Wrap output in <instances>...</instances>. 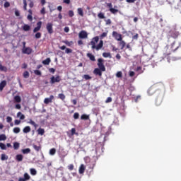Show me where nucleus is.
Wrapping results in <instances>:
<instances>
[{
    "mask_svg": "<svg viewBox=\"0 0 181 181\" xmlns=\"http://www.w3.org/2000/svg\"><path fill=\"white\" fill-rule=\"evenodd\" d=\"M177 42L176 41H174L170 47L169 45H166L164 47V52H163V57L165 58H167V60L168 62H170L171 61H177V58L175 57H170L171 54L173 52H176L180 47H181V43L179 42V45H176Z\"/></svg>",
    "mask_w": 181,
    "mask_h": 181,
    "instance_id": "f257e3e1",
    "label": "nucleus"
},
{
    "mask_svg": "<svg viewBox=\"0 0 181 181\" xmlns=\"http://www.w3.org/2000/svg\"><path fill=\"white\" fill-rule=\"evenodd\" d=\"M99 37L95 36L92 38L91 41L90 42V45L91 46L92 49H95L96 51H99L103 47L104 42L103 40H100L99 42ZM99 42V43L96 45V44Z\"/></svg>",
    "mask_w": 181,
    "mask_h": 181,
    "instance_id": "f03ea898",
    "label": "nucleus"
},
{
    "mask_svg": "<svg viewBox=\"0 0 181 181\" xmlns=\"http://www.w3.org/2000/svg\"><path fill=\"white\" fill-rule=\"evenodd\" d=\"M169 36L175 40L177 39L180 35V32L177 30V25L172 26L168 32Z\"/></svg>",
    "mask_w": 181,
    "mask_h": 181,
    "instance_id": "7ed1b4c3",
    "label": "nucleus"
},
{
    "mask_svg": "<svg viewBox=\"0 0 181 181\" xmlns=\"http://www.w3.org/2000/svg\"><path fill=\"white\" fill-rule=\"evenodd\" d=\"M97 66L103 72L106 71V67L104 65V59L103 58L98 59Z\"/></svg>",
    "mask_w": 181,
    "mask_h": 181,
    "instance_id": "20e7f679",
    "label": "nucleus"
},
{
    "mask_svg": "<svg viewBox=\"0 0 181 181\" xmlns=\"http://www.w3.org/2000/svg\"><path fill=\"white\" fill-rule=\"evenodd\" d=\"M21 52H22V54H23L30 55L33 53V50L31 47H26L22 48Z\"/></svg>",
    "mask_w": 181,
    "mask_h": 181,
    "instance_id": "39448f33",
    "label": "nucleus"
},
{
    "mask_svg": "<svg viewBox=\"0 0 181 181\" xmlns=\"http://www.w3.org/2000/svg\"><path fill=\"white\" fill-rule=\"evenodd\" d=\"M112 35L118 42L122 40V35L118 33L117 31H113Z\"/></svg>",
    "mask_w": 181,
    "mask_h": 181,
    "instance_id": "423d86ee",
    "label": "nucleus"
},
{
    "mask_svg": "<svg viewBox=\"0 0 181 181\" xmlns=\"http://www.w3.org/2000/svg\"><path fill=\"white\" fill-rule=\"evenodd\" d=\"M46 30H47L48 34H49V35L53 34L54 33L53 23H47L46 25Z\"/></svg>",
    "mask_w": 181,
    "mask_h": 181,
    "instance_id": "0eeeda50",
    "label": "nucleus"
},
{
    "mask_svg": "<svg viewBox=\"0 0 181 181\" xmlns=\"http://www.w3.org/2000/svg\"><path fill=\"white\" fill-rule=\"evenodd\" d=\"M61 81V77L60 76H57L56 77L54 76H52L50 78V83L54 84L55 83H59Z\"/></svg>",
    "mask_w": 181,
    "mask_h": 181,
    "instance_id": "6e6552de",
    "label": "nucleus"
},
{
    "mask_svg": "<svg viewBox=\"0 0 181 181\" xmlns=\"http://www.w3.org/2000/svg\"><path fill=\"white\" fill-rule=\"evenodd\" d=\"M88 36V34L86 30H81L78 33L79 39H87Z\"/></svg>",
    "mask_w": 181,
    "mask_h": 181,
    "instance_id": "1a4fd4ad",
    "label": "nucleus"
},
{
    "mask_svg": "<svg viewBox=\"0 0 181 181\" xmlns=\"http://www.w3.org/2000/svg\"><path fill=\"white\" fill-rule=\"evenodd\" d=\"M42 21H38L36 23V27H35L33 30V33H36L37 32H39L42 28Z\"/></svg>",
    "mask_w": 181,
    "mask_h": 181,
    "instance_id": "9d476101",
    "label": "nucleus"
},
{
    "mask_svg": "<svg viewBox=\"0 0 181 181\" xmlns=\"http://www.w3.org/2000/svg\"><path fill=\"white\" fill-rule=\"evenodd\" d=\"M54 99V96L53 95H50L49 98H45L44 99V103L45 105H48L52 103V100Z\"/></svg>",
    "mask_w": 181,
    "mask_h": 181,
    "instance_id": "9b49d317",
    "label": "nucleus"
},
{
    "mask_svg": "<svg viewBox=\"0 0 181 181\" xmlns=\"http://www.w3.org/2000/svg\"><path fill=\"white\" fill-rule=\"evenodd\" d=\"M103 71L99 68H95L93 70V74L96 76L101 77L103 76Z\"/></svg>",
    "mask_w": 181,
    "mask_h": 181,
    "instance_id": "f8f14e48",
    "label": "nucleus"
},
{
    "mask_svg": "<svg viewBox=\"0 0 181 181\" xmlns=\"http://www.w3.org/2000/svg\"><path fill=\"white\" fill-rule=\"evenodd\" d=\"M31 178L30 175H29V174H28V173H25L23 174V178H18V181H28L30 180Z\"/></svg>",
    "mask_w": 181,
    "mask_h": 181,
    "instance_id": "ddd939ff",
    "label": "nucleus"
},
{
    "mask_svg": "<svg viewBox=\"0 0 181 181\" xmlns=\"http://www.w3.org/2000/svg\"><path fill=\"white\" fill-rule=\"evenodd\" d=\"M85 170H86V165H84V164H81L78 168V173L81 175H83L85 173Z\"/></svg>",
    "mask_w": 181,
    "mask_h": 181,
    "instance_id": "4468645a",
    "label": "nucleus"
},
{
    "mask_svg": "<svg viewBox=\"0 0 181 181\" xmlns=\"http://www.w3.org/2000/svg\"><path fill=\"white\" fill-rule=\"evenodd\" d=\"M32 146L33 148V149L36 151V152H39L40 151H41L42 149V146L40 144H39L38 146L36 145L35 144H33Z\"/></svg>",
    "mask_w": 181,
    "mask_h": 181,
    "instance_id": "2eb2a0df",
    "label": "nucleus"
},
{
    "mask_svg": "<svg viewBox=\"0 0 181 181\" xmlns=\"http://www.w3.org/2000/svg\"><path fill=\"white\" fill-rule=\"evenodd\" d=\"M6 85L7 82L6 80L1 81V82H0V90L3 91L4 88L6 86Z\"/></svg>",
    "mask_w": 181,
    "mask_h": 181,
    "instance_id": "dca6fc26",
    "label": "nucleus"
},
{
    "mask_svg": "<svg viewBox=\"0 0 181 181\" xmlns=\"http://www.w3.org/2000/svg\"><path fill=\"white\" fill-rule=\"evenodd\" d=\"M31 29V27L30 25H29L28 24H24L23 26H22V30L25 32H28L30 31Z\"/></svg>",
    "mask_w": 181,
    "mask_h": 181,
    "instance_id": "f3484780",
    "label": "nucleus"
},
{
    "mask_svg": "<svg viewBox=\"0 0 181 181\" xmlns=\"http://www.w3.org/2000/svg\"><path fill=\"white\" fill-rule=\"evenodd\" d=\"M156 91V87L155 86H151L148 90V93L150 95H152Z\"/></svg>",
    "mask_w": 181,
    "mask_h": 181,
    "instance_id": "a211bd4d",
    "label": "nucleus"
},
{
    "mask_svg": "<svg viewBox=\"0 0 181 181\" xmlns=\"http://www.w3.org/2000/svg\"><path fill=\"white\" fill-rule=\"evenodd\" d=\"M22 101L21 97L20 95L14 96V103H21Z\"/></svg>",
    "mask_w": 181,
    "mask_h": 181,
    "instance_id": "6ab92c4d",
    "label": "nucleus"
},
{
    "mask_svg": "<svg viewBox=\"0 0 181 181\" xmlns=\"http://www.w3.org/2000/svg\"><path fill=\"white\" fill-rule=\"evenodd\" d=\"M23 160V156L22 154H17L16 156V160L17 162H22Z\"/></svg>",
    "mask_w": 181,
    "mask_h": 181,
    "instance_id": "aec40b11",
    "label": "nucleus"
},
{
    "mask_svg": "<svg viewBox=\"0 0 181 181\" xmlns=\"http://www.w3.org/2000/svg\"><path fill=\"white\" fill-rule=\"evenodd\" d=\"M86 56L91 62H95V57L92 53H87Z\"/></svg>",
    "mask_w": 181,
    "mask_h": 181,
    "instance_id": "412c9836",
    "label": "nucleus"
},
{
    "mask_svg": "<svg viewBox=\"0 0 181 181\" xmlns=\"http://www.w3.org/2000/svg\"><path fill=\"white\" fill-rule=\"evenodd\" d=\"M81 120H89L90 119V115L87 114H83L81 115Z\"/></svg>",
    "mask_w": 181,
    "mask_h": 181,
    "instance_id": "4be33fe9",
    "label": "nucleus"
},
{
    "mask_svg": "<svg viewBox=\"0 0 181 181\" xmlns=\"http://www.w3.org/2000/svg\"><path fill=\"white\" fill-rule=\"evenodd\" d=\"M31 131V128L30 126H25L23 129V132L24 134H28L29 132H30Z\"/></svg>",
    "mask_w": 181,
    "mask_h": 181,
    "instance_id": "5701e85b",
    "label": "nucleus"
},
{
    "mask_svg": "<svg viewBox=\"0 0 181 181\" xmlns=\"http://www.w3.org/2000/svg\"><path fill=\"white\" fill-rule=\"evenodd\" d=\"M31 152V149L30 148H23L21 149V153L23 154H28Z\"/></svg>",
    "mask_w": 181,
    "mask_h": 181,
    "instance_id": "b1692460",
    "label": "nucleus"
},
{
    "mask_svg": "<svg viewBox=\"0 0 181 181\" xmlns=\"http://www.w3.org/2000/svg\"><path fill=\"white\" fill-rule=\"evenodd\" d=\"M51 62V59L49 57L46 58L45 60L42 61L43 65H49Z\"/></svg>",
    "mask_w": 181,
    "mask_h": 181,
    "instance_id": "393cba45",
    "label": "nucleus"
},
{
    "mask_svg": "<svg viewBox=\"0 0 181 181\" xmlns=\"http://www.w3.org/2000/svg\"><path fill=\"white\" fill-rule=\"evenodd\" d=\"M77 12H78V14L81 17H83V16H84L83 10L82 8H77Z\"/></svg>",
    "mask_w": 181,
    "mask_h": 181,
    "instance_id": "a878e982",
    "label": "nucleus"
},
{
    "mask_svg": "<svg viewBox=\"0 0 181 181\" xmlns=\"http://www.w3.org/2000/svg\"><path fill=\"white\" fill-rule=\"evenodd\" d=\"M28 124L34 126L35 129H37V127H38V124H36L35 122H34L32 119L28 121Z\"/></svg>",
    "mask_w": 181,
    "mask_h": 181,
    "instance_id": "bb28decb",
    "label": "nucleus"
},
{
    "mask_svg": "<svg viewBox=\"0 0 181 181\" xmlns=\"http://www.w3.org/2000/svg\"><path fill=\"white\" fill-rule=\"evenodd\" d=\"M45 134V129L42 128H38L37 129V134L40 136H43Z\"/></svg>",
    "mask_w": 181,
    "mask_h": 181,
    "instance_id": "cd10ccee",
    "label": "nucleus"
},
{
    "mask_svg": "<svg viewBox=\"0 0 181 181\" xmlns=\"http://www.w3.org/2000/svg\"><path fill=\"white\" fill-rule=\"evenodd\" d=\"M119 45L121 46V49H124V48L126 46V42L124 40H120L119 42Z\"/></svg>",
    "mask_w": 181,
    "mask_h": 181,
    "instance_id": "c85d7f7f",
    "label": "nucleus"
},
{
    "mask_svg": "<svg viewBox=\"0 0 181 181\" xmlns=\"http://www.w3.org/2000/svg\"><path fill=\"white\" fill-rule=\"evenodd\" d=\"M30 173L31 175L35 176L37 173V170H35V168H30Z\"/></svg>",
    "mask_w": 181,
    "mask_h": 181,
    "instance_id": "c756f323",
    "label": "nucleus"
},
{
    "mask_svg": "<svg viewBox=\"0 0 181 181\" xmlns=\"http://www.w3.org/2000/svg\"><path fill=\"white\" fill-rule=\"evenodd\" d=\"M110 12L112 13V14H117L118 12H119V10L118 9H116V8H111L109 9Z\"/></svg>",
    "mask_w": 181,
    "mask_h": 181,
    "instance_id": "7c9ffc66",
    "label": "nucleus"
},
{
    "mask_svg": "<svg viewBox=\"0 0 181 181\" xmlns=\"http://www.w3.org/2000/svg\"><path fill=\"white\" fill-rule=\"evenodd\" d=\"M17 117H20V119H21V120H23L25 118V116L24 115H23L21 112H17Z\"/></svg>",
    "mask_w": 181,
    "mask_h": 181,
    "instance_id": "2f4dec72",
    "label": "nucleus"
},
{
    "mask_svg": "<svg viewBox=\"0 0 181 181\" xmlns=\"http://www.w3.org/2000/svg\"><path fill=\"white\" fill-rule=\"evenodd\" d=\"M56 152H57L56 148H52L49 149V153L51 156H54V155H55Z\"/></svg>",
    "mask_w": 181,
    "mask_h": 181,
    "instance_id": "473e14b6",
    "label": "nucleus"
},
{
    "mask_svg": "<svg viewBox=\"0 0 181 181\" xmlns=\"http://www.w3.org/2000/svg\"><path fill=\"white\" fill-rule=\"evenodd\" d=\"M82 78H84L86 81H88V80H91L92 79V76H90L88 74L83 75Z\"/></svg>",
    "mask_w": 181,
    "mask_h": 181,
    "instance_id": "72a5a7b5",
    "label": "nucleus"
},
{
    "mask_svg": "<svg viewBox=\"0 0 181 181\" xmlns=\"http://www.w3.org/2000/svg\"><path fill=\"white\" fill-rule=\"evenodd\" d=\"M7 71H8L7 67L0 64V71L7 72Z\"/></svg>",
    "mask_w": 181,
    "mask_h": 181,
    "instance_id": "f704fd0d",
    "label": "nucleus"
},
{
    "mask_svg": "<svg viewBox=\"0 0 181 181\" xmlns=\"http://www.w3.org/2000/svg\"><path fill=\"white\" fill-rule=\"evenodd\" d=\"M58 98L62 100H64L66 99V95L64 93H59Z\"/></svg>",
    "mask_w": 181,
    "mask_h": 181,
    "instance_id": "c9c22d12",
    "label": "nucleus"
},
{
    "mask_svg": "<svg viewBox=\"0 0 181 181\" xmlns=\"http://www.w3.org/2000/svg\"><path fill=\"white\" fill-rule=\"evenodd\" d=\"M14 150H18L20 148V143L15 141L13 144Z\"/></svg>",
    "mask_w": 181,
    "mask_h": 181,
    "instance_id": "e433bc0d",
    "label": "nucleus"
},
{
    "mask_svg": "<svg viewBox=\"0 0 181 181\" xmlns=\"http://www.w3.org/2000/svg\"><path fill=\"white\" fill-rule=\"evenodd\" d=\"M23 76L24 78H28L30 77V74L28 71H25L23 74Z\"/></svg>",
    "mask_w": 181,
    "mask_h": 181,
    "instance_id": "4c0bfd02",
    "label": "nucleus"
},
{
    "mask_svg": "<svg viewBox=\"0 0 181 181\" xmlns=\"http://www.w3.org/2000/svg\"><path fill=\"white\" fill-rule=\"evenodd\" d=\"M20 132H21L20 127H16L13 129V132H14V134H18L20 133Z\"/></svg>",
    "mask_w": 181,
    "mask_h": 181,
    "instance_id": "58836bf2",
    "label": "nucleus"
},
{
    "mask_svg": "<svg viewBox=\"0 0 181 181\" xmlns=\"http://www.w3.org/2000/svg\"><path fill=\"white\" fill-rule=\"evenodd\" d=\"M103 57L104 58H108V57L111 58V54L110 52H103Z\"/></svg>",
    "mask_w": 181,
    "mask_h": 181,
    "instance_id": "ea45409f",
    "label": "nucleus"
},
{
    "mask_svg": "<svg viewBox=\"0 0 181 181\" xmlns=\"http://www.w3.org/2000/svg\"><path fill=\"white\" fill-rule=\"evenodd\" d=\"M107 33H108V31L103 33L100 35V38L101 40L104 39L105 37H106L107 36Z\"/></svg>",
    "mask_w": 181,
    "mask_h": 181,
    "instance_id": "a19ab883",
    "label": "nucleus"
},
{
    "mask_svg": "<svg viewBox=\"0 0 181 181\" xmlns=\"http://www.w3.org/2000/svg\"><path fill=\"white\" fill-rule=\"evenodd\" d=\"M6 139H7V137L4 134H0V141H6Z\"/></svg>",
    "mask_w": 181,
    "mask_h": 181,
    "instance_id": "79ce46f5",
    "label": "nucleus"
},
{
    "mask_svg": "<svg viewBox=\"0 0 181 181\" xmlns=\"http://www.w3.org/2000/svg\"><path fill=\"white\" fill-rule=\"evenodd\" d=\"M123 74L122 71H119L116 73V77L118 78H122Z\"/></svg>",
    "mask_w": 181,
    "mask_h": 181,
    "instance_id": "37998d69",
    "label": "nucleus"
},
{
    "mask_svg": "<svg viewBox=\"0 0 181 181\" xmlns=\"http://www.w3.org/2000/svg\"><path fill=\"white\" fill-rule=\"evenodd\" d=\"M42 37V33L40 32H37L35 34V39H40Z\"/></svg>",
    "mask_w": 181,
    "mask_h": 181,
    "instance_id": "c03bdc74",
    "label": "nucleus"
},
{
    "mask_svg": "<svg viewBox=\"0 0 181 181\" xmlns=\"http://www.w3.org/2000/svg\"><path fill=\"white\" fill-rule=\"evenodd\" d=\"M8 158V156L6 155L5 153H1V160H7Z\"/></svg>",
    "mask_w": 181,
    "mask_h": 181,
    "instance_id": "a18cd8bd",
    "label": "nucleus"
},
{
    "mask_svg": "<svg viewBox=\"0 0 181 181\" xmlns=\"http://www.w3.org/2000/svg\"><path fill=\"white\" fill-rule=\"evenodd\" d=\"M98 17L100 19H105V14L102 12H100L98 14Z\"/></svg>",
    "mask_w": 181,
    "mask_h": 181,
    "instance_id": "49530a36",
    "label": "nucleus"
},
{
    "mask_svg": "<svg viewBox=\"0 0 181 181\" xmlns=\"http://www.w3.org/2000/svg\"><path fill=\"white\" fill-rule=\"evenodd\" d=\"M68 16H69V18L74 17V11L69 10V11H68Z\"/></svg>",
    "mask_w": 181,
    "mask_h": 181,
    "instance_id": "de8ad7c7",
    "label": "nucleus"
},
{
    "mask_svg": "<svg viewBox=\"0 0 181 181\" xmlns=\"http://www.w3.org/2000/svg\"><path fill=\"white\" fill-rule=\"evenodd\" d=\"M79 117H80V115H79L78 112H74V113L73 118H74V119H79Z\"/></svg>",
    "mask_w": 181,
    "mask_h": 181,
    "instance_id": "09e8293b",
    "label": "nucleus"
},
{
    "mask_svg": "<svg viewBox=\"0 0 181 181\" xmlns=\"http://www.w3.org/2000/svg\"><path fill=\"white\" fill-rule=\"evenodd\" d=\"M0 148H1V150H6V146L5 144L0 142Z\"/></svg>",
    "mask_w": 181,
    "mask_h": 181,
    "instance_id": "8fccbe9b",
    "label": "nucleus"
},
{
    "mask_svg": "<svg viewBox=\"0 0 181 181\" xmlns=\"http://www.w3.org/2000/svg\"><path fill=\"white\" fill-rule=\"evenodd\" d=\"M23 10L27 11V0H23Z\"/></svg>",
    "mask_w": 181,
    "mask_h": 181,
    "instance_id": "3c124183",
    "label": "nucleus"
},
{
    "mask_svg": "<svg viewBox=\"0 0 181 181\" xmlns=\"http://www.w3.org/2000/svg\"><path fill=\"white\" fill-rule=\"evenodd\" d=\"M34 74L36 76H41L42 75V72L40 70H34Z\"/></svg>",
    "mask_w": 181,
    "mask_h": 181,
    "instance_id": "603ef678",
    "label": "nucleus"
},
{
    "mask_svg": "<svg viewBox=\"0 0 181 181\" xmlns=\"http://www.w3.org/2000/svg\"><path fill=\"white\" fill-rule=\"evenodd\" d=\"M67 168H68L69 170L72 171V170L74 169V164H69V165L67 166Z\"/></svg>",
    "mask_w": 181,
    "mask_h": 181,
    "instance_id": "864d4df0",
    "label": "nucleus"
},
{
    "mask_svg": "<svg viewBox=\"0 0 181 181\" xmlns=\"http://www.w3.org/2000/svg\"><path fill=\"white\" fill-rule=\"evenodd\" d=\"M63 43H64L66 45L70 47L71 45V43H73L72 41L69 42L68 40L63 41Z\"/></svg>",
    "mask_w": 181,
    "mask_h": 181,
    "instance_id": "5fc2aeb1",
    "label": "nucleus"
},
{
    "mask_svg": "<svg viewBox=\"0 0 181 181\" xmlns=\"http://www.w3.org/2000/svg\"><path fill=\"white\" fill-rule=\"evenodd\" d=\"M105 25H111V24H112V21H111V19H110V18H108V19H107V20H105Z\"/></svg>",
    "mask_w": 181,
    "mask_h": 181,
    "instance_id": "6e6d98bb",
    "label": "nucleus"
},
{
    "mask_svg": "<svg viewBox=\"0 0 181 181\" xmlns=\"http://www.w3.org/2000/svg\"><path fill=\"white\" fill-rule=\"evenodd\" d=\"M40 14L45 15L46 14V9L45 7H42L40 10Z\"/></svg>",
    "mask_w": 181,
    "mask_h": 181,
    "instance_id": "4d7b16f0",
    "label": "nucleus"
},
{
    "mask_svg": "<svg viewBox=\"0 0 181 181\" xmlns=\"http://www.w3.org/2000/svg\"><path fill=\"white\" fill-rule=\"evenodd\" d=\"M73 52V50L71 49H70V48H66V49H65V53L66 54H71V53H72Z\"/></svg>",
    "mask_w": 181,
    "mask_h": 181,
    "instance_id": "13d9d810",
    "label": "nucleus"
},
{
    "mask_svg": "<svg viewBox=\"0 0 181 181\" xmlns=\"http://www.w3.org/2000/svg\"><path fill=\"white\" fill-rule=\"evenodd\" d=\"M112 102V97H107L106 100H105V103H110Z\"/></svg>",
    "mask_w": 181,
    "mask_h": 181,
    "instance_id": "bf43d9fd",
    "label": "nucleus"
},
{
    "mask_svg": "<svg viewBox=\"0 0 181 181\" xmlns=\"http://www.w3.org/2000/svg\"><path fill=\"white\" fill-rule=\"evenodd\" d=\"M15 109L16 110H21V105L20 103H16L15 105Z\"/></svg>",
    "mask_w": 181,
    "mask_h": 181,
    "instance_id": "052dcab7",
    "label": "nucleus"
},
{
    "mask_svg": "<svg viewBox=\"0 0 181 181\" xmlns=\"http://www.w3.org/2000/svg\"><path fill=\"white\" fill-rule=\"evenodd\" d=\"M10 6H11V4L8 1L4 2V8H9Z\"/></svg>",
    "mask_w": 181,
    "mask_h": 181,
    "instance_id": "680f3d73",
    "label": "nucleus"
},
{
    "mask_svg": "<svg viewBox=\"0 0 181 181\" xmlns=\"http://www.w3.org/2000/svg\"><path fill=\"white\" fill-rule=\"evenodd\" d=\"M71 136H74L76 134V128H71Z\"/></svg>",
    "mask_w": 181,
    "mask_h": 181,
    "instance_id": "e2e57ef3",
    "label": "nucleus"
},
{
    "mask_svg": "<svg viewBox=\"0 0 181 181\" xmlns=\"http://www.w3.org/2000/svg\"><path fill=\"white\" fill-rule=\"evenodd\" d=\"M56 71V69L54 68H49V72L52 73V74H54Z\"/></svg>",
    "mask_w": 181,
    "mask_h": 181,
    "instance_id": "0e129e2a",
    "label": "nucleus"
},
{
    "mask_svg": "<svg viewBox=\"0 0 181 181\" xmlns=\"http://www.w3.org/2000/svg\"><path fill=\"white\" fill-rule=\"evenodd\" d=\"M129 75L130 77H134L135 76V72L133 71H130Z\"/></svg>",
    "mask_w": 181,
    "mask_h": 181,
    "instance_id": "69168bd1",
    "label": "nucleus"
},
{
    "mask_svg": "<svg viewBox=\"0 0 181 181\" xmlns=\"http://www.w3.org/2000/svg\"><path fill=\"white\" fill-rule=\"evenodd\" d=\"M27 19L29 21H33V15H28L27 16Z\"/></svg>",
    "mask_w": 181,
    "mask_h": 181,
    "instance_id": "338daca9",
    "label": "nucleus"
},
{
    "mask_svg": "<svg viewBox=\"0 0 181 181\" xmlns=\"http://www.w3.org/2000/svg\"><path fill=\"white\" fill-rule=\"evenodd\" d=\"M12 122V117L7 116V122L11 123Z\"/></svg>",
    "mask_w": 181,
    "mask_h": 181,
    "instance_id": "774afa93",
    "label": "nucleus"
}]
</instances>
